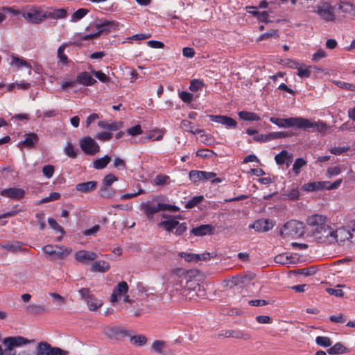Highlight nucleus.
<instances>
[{"label":"nucleus","mask_w":355,"mask_h":355,"mask_svg":"<svg viewBox=\"0 0 355 355\" xmlns=\"http://www.w3.org/2000/svg\"><path fill=\"white\" fill-rule=\"evenodd\" d=\"M270 121L279 128H296L303 130L312 129L313 132H324L327 130V125L322 121H311L308 119L300 116L281 119L270 117Z\"/></svg>","instance_id":"obj_1"},{"label":"nucleus","mask_w":355,"mask_h":355,"mask_svg":"<svg viewBox=\"0 0 355 355\" xmlns=\"http://www.w3.org/2000/svg\"><path fill=\"white\" fill-rule=\"evenodd\" d=\"M306 223L315 237L329 239L331 227L329 225L328 218L325 216L318 214L311 215L307 217Z\"/></svg>","instance_id":"obj_2"},{"label":"nucleus","mask_w":355,"mask_h":355,"mask_svg":"<svg viewBox=\"0 0 355 355\" xmlns=\"http://www.w3.org/2000/svg\"><path fill=\"white\" fill-rule=\"evenodd\" d=\"M162 218L164 220L157 223L158 227L162 228L168 232H173L177 236H180L187 231V223L178 221V220L184 218L182 215L173 216L163 214Z\"/></svg>","instance_id":"obj_3"},{"label":"nucleus","mask_w":355,"mask_h":355,"mask_svg":"<svg viewBox=\"0 0 355 355\" xmlns=\"http://www.w3.org/2000/svg\"><path fill=\"white\" fill-rule=\"evenodd\" d=\"M21 15L28 22L38 24L46 19V8L43 6H26L21 9Z\"/></svg>","instance_id":"obj_4"},{"label":"nucleus","mask_w":355,"mask_h":355,"mask_svg":"<svg viewBox=\"0 0 355 355\" xmlns=\"http://www.w3.org/2000/svg\"><path fill=\"white\" fill-rule=\"evenodd\" d=\"M304 233V223L296 220L288 221L280 230L283 238H297Z\"/></svg>","instance_id":"obj_5"},{"label":"nucleus","mask_w":355,"mask_h":355,"mask_svg":"<svg viewBox=\"0 0 355 355\" xmlns=\"http://www.w3.org/2000/svg\"><path fill=\"white\" fill-rule=\"evenodd\" d=\"M313 12L326 22L334 21L336 15L334 7L327 2H320L313 8Z\"/></svg>","instance_id":"obj_6"},{"label":"nucleus","mask_w":355,"mask_h":355,"mask_svg":"<svg viewBox=\"0 0 355 355\" xmlns=\"http://www.w3.org/2000/svg\"><path fill=\"white\" fill-rule=\"evenodd\" d=\"M44 252L53 259H63L72 252L71 248L58 245H46L42 248Z\"/></svg>","instance_id":"obj_7"},{"label":"nucleus","mask_w":355,"mask_h":355,"mask_svg":"<svg viewBox=\"0 0 355 355\" xmlns=\"http://www.w3.org/2000/svg\"><path fill=\"white\" fill-rule=\"evenodd\" d=\"M78 292L81 298L87 303L89 311H94L102 306V300L94 297L89 288H83L80 289Z\"/></svg>","instance_id":"obj_8"},{"label":"nucleus","mask_w":355,"mask_h":355,"mask_svg":"<svg viewBox=\"0 0 355 355\" xmlns=\"http://www.w3.org/2000/svg\"><path fill=\"white\" fill-rule=\"evenodd\" d=\"M81 150L88 155H94L100 151V146L96 141L90 137H85L80 139Z\"/></svg>","instance_id":"obj_9"},{"label":"nucleus","mask_w":355,"mask_h":355,"mask_svg":"<svg viewBox=\"0 0 355 355\" xmlns=\"http://www.w3.org/2000/svg\"><path fill=\"white\" fill-rule=\"evenodd\" d=\"M37 355H67L68 352L61 348L52 347L46 342H40L36 348Z\"/></svg>","instance_id":"obj_10"},{"label":"nucleus","mask_w":355,"mask_h":355,"mask_svg":"<svg viewBox=\"0 0 355 355\" xmlns=\"http://www.w3.org/2000/svg\"><path fill=\"white\" fill-rule=\"evenodd\" d=\"M329 238L331 241L341 243L350 240L352 238V234L350 230L346 227H342L336 231L331 227L329 233Z\"/></svg>","instance_id":"obj_11"},{"label":"nucleus","mask_w":355,"mask_h":355,"mask_svg":"<svg viewBox=\"0 0 355 355\" xmlns=\"http://www.w3.org/2000/svg\"><path fill=\"white\" fill-rule=\"evenodd\" d=\"M129 291V286L127 282L123 281L116 284L114 288L112 293L110 296V302L115 303L118 300H121L123 295L128 293Z\"/></svg>","instance_id":"obj_12"},{"label":"nucleus","mask_w":355,"mask_h":355,"mask_svg":"<svg viewBox=\"0 0 355 355\" xmlns=\"http://www.w3.org/2000/svg\"><path fill=\"white\" fill-rule=\"evenodd\" d=\"M98 258V254L93 251L79 250L75 254V259L84 265H87L90 262Z\"/></svg>","instance_id":"obj_13"},{"label":"nucleus","mask_w":355,"mask_h":355,"mask_svg":"<svg viewBox=\"0 0 355 355\" xmlns=\"http://www.w3.org/2000/svg\"><path fill=\"white\" fill-rule=\"evenodd\" d=\"M209 118L211 121L222 124L227 128H234L237 126V122L227 116L209 115Z\"/></svg>","instance_id":"obj_14"},{"label":"nucleus","mask_w":355,"mask_h":355,"mask_svg":"<svg viewBox=\"0 0 355 355\" xmlns=\"http://www.w3.org/2000/svg\"><path fill=\"white\" fill-rule=\"evenodd\" d=\"M9 64L17 70L21 69L22 68L28 69V74H31V69H32V67L31 63L26 60L24 58H21L17 55H12L10 56V61Z\"/></svg>","instance_id":"obj_15"},{"label":"nucleus","mask_w":355,"mask_h":355,"mask_svg":"<svg viewBox=\"0 0 355 355\" xmlns=\"http://www.w3.org/2000/svg\"><path fill=\"white\" fill-rule=\"evenodd\" d=\"M218 338H234L236 339L250 340L251 336L249 334L243 333L240 330H225L218 334Z\"/></svg>","instance_id":"obj_16"},{"label":"nucleus","mask_w":355,"mask_h":355,"mask_svg":"<svg viewBox=\"0 0 355 355\" xmlns=\"http://www.w3.org/2000/svg\"><path fill=\"white\" fill-rule=\"evenodd\" d=\"M274 227V223L268 219H259L256 220L253 224L249 226L257 232H267Z\"/></svg>","instance_id":"obj_17"},{"label":"nucleus","mask_w":355,"mask_h":355,"mask_svg":"<svg viewBox=\"0 0 355 355\" xmlns=\"http://www.w3.org/2000/svg\"><path fill=\"white\" fill-rule=\"evenodd\" d=\"M214 227L211 225H201L191 230V234L196 236H202L205 235H211L214 234Z\"/></svg>","instance_id":"obj_18"},{"label":"nucleus","mask_w":355,"mask_h":355,"mask_svg":"<svg viewBox=\"0 0 355 355\" xmlns=\"http://www.w3.org/2000/svg\"><path fill=\"white\" fill-rule=\"evenodd\" d=\"M275 160L278 165L286 164L287 167L290 166L293 161V155L287 150H282L279 154L275 156Z\"/></svg>","instance_id":"obj_19"},{"label":"nucleus","mask_w":355,"mask_h":355,"mask_svg":"<svg viewBox=\"0 0 355 355\" xmlns=\"http://www.w3.org/2000/svg\"><path fill=\"white\" fill-rule=\"evenodd\" d=\"M141 210L149 220H154L155 214L159 211L158 204L154 205L149 202L141 205Z\"/></svg>","instance_id":"obj_20"},{"label":"nucleus","mask_w":355,"mask_h":355,"mask_svg":"<svg viewBox=\"0 0 355 355\" xmlns=\"http://www.w3.org/2000/svg\"><path fill=\"white\" fill-rule=\"evenodd\" d=\"M76 80L77 83L86 87L92 86L96 83V80L87 71L80 73L77 76Z\"/></svg>","instance_id":"obj_21"},{"label":"nucleus","mask_w":355,"mask_h":355,"mask_svg":"<svg viewBox=\"0 0 355 355\" xmlns=\"http://www.w3.org/2000/svg\"><path fill=\"white\" fill-rule=\"evenodd\" d=\"M1 196L12 199H20L24 195V191L18 188H9L1 191Z\"/></svg>","instance_id":"obj_22"},{"label":"nucleus","mask_w":355,"mask_h":355,"mask_svg":"<svg viewBox=\"0 0 355 355\" xmlns=\"http://www.w3.org/2000/svg\"><path fill=\"white\" fill-rule=\"evenodd\" d=\"M67 15V11L64 8L52 10L46 8V19H61L65 18Z\"/></svg>","instance_id":"obj_23"},{"label":"nucleus","mask_w":355,"mask_h":355,"mask_svg":"<svg viewBox=\"0 0 355 355\" xmlns=\"http://www.w3.org/2000/svg\"><path fill=\"white\" fill-rule=\"evenodd\" d=\"M97 182L89 181L76 184V189L81 193H89L96 189Z\"/></svg>","instance_id":"obj_24"},{"label":"nucleus","mask_w":355,"mask_h":355,"mask_svg":"<svg viewBox=\"0 0 355 355\" xmlns=\"http://www.w3.org/2000/svg\"><path fill=\"white\" fill-rule=\"evenodd\" d=\"M98 125L101 128L107 129L108 130L116 131L123 126L122 121L108 122L107 121H99Z\"/></svg>","instance_id":"obj_25"},{"label":"nucleus","mask_w":355,"mask_h":355,"mask_svg":"<svg viewBox=\"0 0 355 355\" xmlns=\"http://www.w3.org/2000/svg\"><path fill=\"white\" fill-rule=\"evenodd\" d=\"M110 268V263L104 260H99L95 261L92 267L91 270L93 272H105Z\"/></svg>","instance_id":"obj_26"},{"label":"nucleus","mask_w":355,"mask_h":355,"mask_svg":"<svg viewBox=\"0 0 355 355\" xmlns=\"http://www.w3.org/2000/svg\"><path fill=\"white\" fill-rule=\"evenodd\" d=\"M96 26H102L103 33H109L111 30H116L119 26V23L116 21L103 20L101 22L97 23Z\"/></svg>","instance_id":"obj_27"},{"label":"nucleus","mask_w":355,"mask_h":355,"mask_svg":"<svg viewBox=\"0 0 355 355\" xmlns=\"http://www.w3.org/2000/svg\"><path fill=\"white\" fill-rule=\"evenodd\" d=\"M38 141V137L35 133H31L27 135L24 140L21 141L19 144V146L32 148L34 146L35 143Z\"/></svg>","instance_id":"obj_28"},{"label":"nucleus","mask_w":355,"mask_h":355,"mask_svg":"<svg viewBox=\"0 0 355 355\" xmlns=\"http://www.w3.org/2000/svg\"><path fill=\"white\" fill-rule=\"evenodd\" d=\"M282 196L284 199H287L290 200H296L299 198L300 191L297 187H294L290 189H288L282 193Z\"/></svg>","instance_id":"obj_29"},{"label":"nucleus","mask_w":355,"mask_h":355,"mask_svg":"<svg viewBox=\"0 0 355 355\" xmlns=\"http://www.w3.org/2000/svg\"><path fill=\"white\" fill-rule=\"evenodd\" d=\"M327 352L330 355H336L347 353L349 350L343 344L337 343L333 347L329 348Z\"/></svg>","instance_id":"obj_30"},{"label":"nucleus","mask_w":355,"mask_h":355,"mask_svg":"<svg viewBox=\"0 0 355 355\" xmlns=\"http://www.w3.org/2000/svg\"><path fill=\"white\" fill-rule=\"evenodd\" d=\"M180 127L183 130L194 135L203 132L202 130L196 128L190 121L186 119L181 121Z\"/></svg>","instance_id":"obj_31"},{"label":"nucleus","mask_w":355,"mask_h":355,"mask_svg":"<svg viewBox=\"0 0 355 355\" xmlns=\"http://www.w3.org/2000/svg\"><path fill=\"white\" fill-rule=\"evenodd\" d=\"M31 87V83H26L24 80L20 82H15L6 85L7 90L9 92L13 91L15 89L26 90Z\"/></svg>","instance_id":"obj_32"},{"label":"nucleus","mask_w":355,"mask_h":355,"mask_svg":"<svg viewBox=\"0 0 355 355\" xmlns=\"http://www.w3.org/2000/svg\"><path fill=\"white\" fill-rule=\"evenodd\" d=\"M110 160L111 157L109 155H106L103 157L95 159L93 162V167L97 170L103 169L107 166Z\"/></svg>","instance_id":"obj_33"},{"label":"nucleus","mask_w":355,"mask_h":355,"mask_svg":"<svg viewBox=\"0 0 355 355\" xmlns=\"http://www.w3.org/2000/svg\"><path fill=\"white\" fill-rule=\"evenodd\" d=\"M239 116L244 121H259L260 116L254 112H247V111H241L238 114Z\"/></svg>","instance_id":"obj_34"},{"label":"nucleus","mask_w":355,"mask_h":355,"mask_svg":"<svg viewBox=\"0 0 355 355\" xmlns=\"http://www.w3.org/2000/svg\"><path fill=\"white\" fill-rule=\"evenodd\" d=\"M302 190L306 192L318 191L321 190V182H311L304 184Z\"/></svg>","instance_id":"obj_35"},{"label":"nucleus","mask_w":355,"mask_h":355,"mask_svg":"<svg viewBox=\"0 0 355 355\" xmlns=\"http://www.w3.org/2000/svg\"><path fill=\"white\" fill-rule=\"evenodd\" d=\"M295 67L297 70V74L300 78H308L311 76V67H307L304 64H297Z\"/></svg>","instance_id":"obj_36"},{"label":"nucleus","mask_w":355,"mask_h":355,"mask_svg":"<svg viewBox=\"0 0 355 355\" xmlns=\"http://www.w3.org/2000/svg\"><path fill=\"white\" fill-rule=\"evenodd\" d=\"M338 8L345 13L355 15V8L349 2H341L339 4Z\"/></svg>","instance_id":"obj_37"},{"label":"nucleus","mask_w":355,"mask_h":355,"mask_svg":"<svg viewBox=\"0 0 355 355\" xmlns=\"http://www.w3.org/2000/svg\"><path fill=\"white\" fill-rule=\"evenodd\" d=\"M1 248L12 252H16L21 250V246L18 242H6L0 245Z\"/></svg>","instance_id":"obj_38"},{"label":"nucleus","mask_w":355,"mask_h":355,"mask_svg":"<svg viewBox=\"0 0 355 355\" xmlns=\"http://www.w3.org/2000/svg\"><path fill=\"white\" fill-rule=\"evenodd\" d=\"M306 164V161L303 158H297L295 159L292 171L295 173V175L300 174L301 168Z\"/></svg>","instance_id":"obj_39"},{"label":"nucleus","mask_w":355,"mask_h":355,"mask_svg":"<svg viewBox=\"0 0 355 355\" xmlns=\"http://www.w3.org/2000/svg\"><path fill=\"white\" fill-rule=\"evenodd\" d=\"M88 12H89V10L87 9L80 8L72 15L70 21L71 22H77L78 21L83 19Z\"/></svg>","instance_id":"obj_40"},{"label":"nucleus","mask_w":355,"mask_h":355,"mask_svg":"<svg viewBox=\"0 0 355 355\" xmlns=\"http://www.w3.org/2000/svg\"><path fill=\"white\" fill-rule=\"evenodd\" d=\"M77 151L78 150L76 149L73 145L70 142H67L64 148V154L71 158L76 157Z\"/></svg>","instance_id":"obj_41"},{"label":"nucleus","mask_w":355,"mask_h":355,"mask_svg":"<svg viewBox=\"0 0 355 355\" xmlns=\"http://www.w3.org/2000/svg\"><path fill=\"white\" fill-rule=\"evenodd\" d=\"M67 46V44H63L59 46L57 52L58 58L60 62L63 64L67 65L68 64V57L64 53V51Z\"/></svg>","instance_id":"obj_42"},{"label":"nucleus","mask_w":355,"mask_h":355,"mask_svg":"<svg viewBox=\"0 0 355 355\" xmlns=\"http://www.w3.org/2000/svg\"><path fill=\"white\" fill-rule=\"evenodd\" d=\"M26 310L31 314H40L45 311L44 306L36 304H31L26 307Z\"/></svg>","instance_id":"obj_43"},{"label":"nucleus","mask_w":355,"mask_h":355,"mask_svg":"<svg viewBox=\"0 0 355 355\" xmlns=\"http://www.w3.org/2000/svg\"><path fill=\"white\" fill-rule=\"evenodd\" d=\"M344 286V285L338 284L336 288H327L326 291L331 295L341 297L344 295V292L342 291L341 288Z\"/></svg>","instance_id":"obj_44"},{"label":"nucleus","mask_w":355,"mask_h":355,"mask_svg":"<svg viewBox=\"0 0 355 355\" xmlns=\"http://www.w3.org/2000/svg\"><path fill=\"white\" fill-rule=\"evenodd\" d=\"M203 171H191L189 173V178L191 182L196 183L198 182L203 181Z\"/></svg>","instance_id":"obj_45"},{"label":"nucleus","mask_w":355,"mask_h":355,"mask_svg":"<svg viewBox=\"0 0 355 355\" xmlns=\"http://www.w3.org/2000/svg\"><path fill=\"white\" fill-rule=\"evenodd\" d=\"M345 168L344 166H338L329 167L327 170V177L330 178L333 176L338 175L341 173L342 169H345Z\"/></svg>","instance_id":"obj_46"},{"label":"nucleus","mask_w":355,"mask_h":355,"mask_svg":"<svg viewBox=\"0 0 355 355\" xmlns=\"http://www.w3.org/2000/svg\"><path fill=\"white\" fill-rule=\"evenodd\" d=\"M315 343L318 345L327 347L331 345V340L329 337L327 336H318L315 338Z\"/></svg>","instance_id":"obj_47"},{"label":"nucleus","mask_w":355,"mask_h":355,"mask_svg":"<svg viewBox=\"0 0 355 355\" xmlns=\"http://www.w3.org/2000/svg\"><path fill=\"white\" fill-rule=\"evenodd\" d=\"M158 207L159 210L160 211H178L180 210V208L178 206L166 204V203H162L159 202Z\"/></svg>","instance_id":"obj_48"},{"label":"nucleus","mask_w":355,"mask_h":355,"mask_svg":"<svg viewBox=\"0 0 355 355\" xmlns=\"http://www.w3.org/2000/svg\"><path fill=\"white\" fill-rule=\"evenodd\" d=\"M275 261L277 263L286 265L291 263L290 257L286 254H280L275 257Z\"/></svg>","instance_id":"obj_49"},{"label":"nucleus","mask_w":355,"mask_h":355,"mask_svg":"<svg viewBox=\"0 0 355 355\" xmlns=\"http://www.w3.org/2000/svg\"><path fill=\"white\" fill-rule=\"evenodd\" d=\"M203 181L210 180L211 182H220V178H216V174L213 172L203 171Z\"/></svg>","instance_id":"obj_50"},{"label":"nucleus","mask_w":355,"mask_h":355,"mask_svg":"<svg viewBox=\"0 0 355 355\" xmlns=\"http://www.w3.org/2000/svg\"><path fill=\"white\" fill-rule=\"evenodd\" d=\"M55 172V167L53 165L47 164L43 166L42 173L44 177L49 179L53 177Z\"/></svg>","instance_id":"obj_51"},{"label":"nucleus","mask_w":355,"mask_h":355,"mask_svg":"<svg viewBox=\"0 0 355 355\" xmlns=\"http://www.w3.org/2000/svg\"><path fill=\"white\" fill-rule=\"evenodd\" d=\"M179 97L186 103H190L193 101V95L186 91L179 92Z\"/></svg>","instance_id":"obj_52"},{"label":"nucleus","mask_w":355,"mask_h":355,"mask_svg":"<svg viewBox=\"0 0 355 355\" xmlns=\"http://www.w3.org/2000/svg\"><path fill=\"white\" fill-rule=\"evenodd\" d=\"M92 73L102 83H105L110 82V78L105 73L101 71L92 70Z\"/></svg>","instance_id":"obj_53"},{"label":"nucleus","mask_w":355,"mask_h":355,"mask_svg":"<svg viewBox=\"0 0 355 355\" xmlns=\"http://www.w3.org/2000/svg\"><path fill=\"white\" fill-rule=\"evenodd\" d=\"M164 132L163 130H157L153 131L148 136V139H152L154 141H160L163 139Z\"/></svg>","instance_id":"obj_54"},{"label":"nucleus","mask_w":355,"mask_h":355,"mask_svg":"<svg viewBox=\"0 0 355 355\" xmlns=\"http://www.w3.org/2000/svg\"><path fill=\"white\" fill-rule=\"evenodd\" d=\"M178 256L183 258L187 262H196L197 254L182 252L178 253Z\"/></svg>","instance_id":"obj_55"},{"label":"nucleus","mask_w":355,"mask_h":355,"mask_svg":"<svg viewBox=\"0 0 355 355\" xmlns=\"http://www.w3.org/2000/svg\"><path fill=\"white\" fill-rule=\"evenodd\" d=\"M165 347V342L162 340H155L152 345V349L157 353L161 354Z\"/></svg>","instance_id":"obj_56"},{"label":"nucleus","mask_w":355,"mask_h":355,"mask_svg":"<svg viewBox=\"0 0 355 355\" xmlns=\"http://www.w3.org/2000/svg\"><path fill=\"white\" fill-rule=\"evenodd\" d=\"M203 86V83L201 80L198 79H194L191 80L190 85H189V89L191 92H198L202 89Z\"/></svg>","instance_id":"obj_57"},{"label":"nucleus","mask_w":355,"mask_h":355,"mask_svg":"<svg viewBox=\"0 0 355 355\" xmlns=\"http://www.w3.org/2000/svg\"><path fill=\"white\" fill-rule=\"evenodd\" d=\"M132 343L138 346H142L146 343V338L143 335L135 336L131 338Z\"/></svg>","instance_id":"obj_58"},{"label":"nucleus","mask_w":355,"mask_h":355,"mask_svg":"<svg viewBox=\"0 0 355 355\" xmlns=\"http://www.w3.org/2000/svg\"><path fill=\"white\" fill-rule=\"evenodd\" d=\"M101 28L102 26H96V28L97 30L96 32L85 35L82 37V39L84 40H88L98 37L102 33V31L104 30Z\"/></svg>","instance_id":"obj_59"},{"label":"nucleus","mask_w":355,"mask_h":355,"mask_svg":"<svg viewBox=\"0 0 355 355\" xmlns=\"http://www.w3.org/2000/svg\"><path fill=\"white\" fill-rule=\"evenodd\" d=\"M203 199V197L202 196H195L190 199L186 204L185 207L187 209L193 208L196 205L200 203Z\"/></svg>","instance_id":"obj_60"},{"label":"nucleus","mask_w":355,"mask_h":355,"mask_svg":"<svg viewBox=\"0 0 355 355\" xmlns=\"http://www.w3.org/2000/svg\"><path fill=\"white\" fill-rule=\"evenodd\" d=\"M100 195L103 198H110L114 196V191L106 187H103L100 189Z\"/></svg>","instance_id":"obj_61"},{"label":"nucleus","mask_w":355,"mask_h":355,"mask_svg":"<svg viewBox=\"0 0 355 355\" xmlns=\"http://www.w3.org/2000/svg\"><path fill=\"white\" fill-rule=\"evenodd\" d=\"M126 133L128 135H131V136L139 135L142 133L141 127L140 125H136L133 127L128 128L126 130Z\"/></svg>","instance_id":"obj_62"},{"label":"nucleus","mask_w":355,"mask_h":355,"mask_svg":"<svg viewBox=\"0 0 355 355\" xmlns=\"http://www.w3.org/2000/svg\"><path fill=\"white\" fill-rule=\"evenodd\" d=\"M113 166L119 170H123L126 168V164L124 159L116 157L113 160Z\"/></svg>","instance_id":"obj_63"},{"label":"nucleus","mask_w":355,"mask_h":355,"mask_svg":"<svg viewBox=\"0 0 355 355\" xmlns=\"http://www.w3.org/2000/svg\"><path fill=\"white\" fill-rule=\"evenodd\" d=\"M117 181V178L116 176H114L113 174H108L107 175L103 180V185L104 187H109V186H111L113 182Z\"/></svg>","instance_id":"obj_64"}]
</instances>
